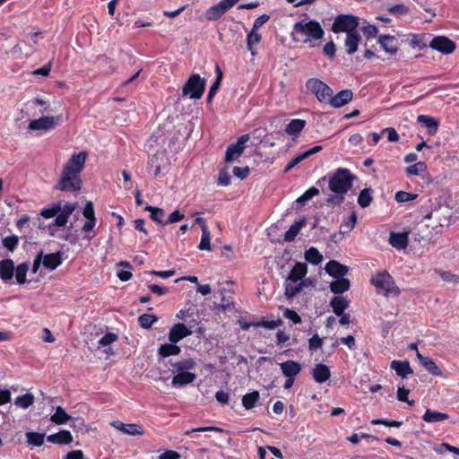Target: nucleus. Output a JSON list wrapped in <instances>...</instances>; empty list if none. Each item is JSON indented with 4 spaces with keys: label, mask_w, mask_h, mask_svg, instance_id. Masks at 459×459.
I'll return each instance as SVG.
<instances>
[{
    "label": "nucleus",
    "mask_w": 459,
    "mask_h": 459,
    "mask_svg": "<svg viewBox=\"0 0 459 459\" xmlns=\"http://www.w3.org/2000/svg\"><path fill=\"white\" fill-rule=\"evenodd\" d=\"M325 31L317 21L298 22L293 26V39L303 43L323 39Z\"/></svg>",
    "instance_id": "nucleus-1"
},
{
    "label": "nucleus",
    "mask_w": 459,
    "mask_h": 459,
    "mask_svg": "<svg viewBox=\"0 0 459 459\" xmlns=\"http://www.w3.org/2000/svg\"><path fill=\"white\" fill-rule=\"evenodd\" d=\"M354 179L355 176L350 169L339 168L330 177L328 187L336 195H345L352 186Z\"/></svg>",
    "instance_id": "nucleus-2"
},
{
    "label": "nucleus",
    "mask_w": 459,
    "mask_h": 459,
    "mask_svg": "<svg viewBox=\"0 0 459 459\" xmlns=\"http://www.w3.org/2000/svg\"><path fill=\"white\" fill-rule=\"evenodd\" d=\"M370 283L376 287L378 292H382L385 297L390 295L398 297L401 294L399 287L395 284L393 277L387 272L376 273L371 277Z\"/></svg>",
    "instance_id": "nucleus-3"
},
{
    "label": "nucleus",
    "mask_w": 459,
    "mask_h": 459,
    "mask_svg": "<svg viewBox=\"0 0 459 459\" xmlns=\"http://www.w3.org/2000/svg\"><path fill=\"white\" fill-rule=\"evenodd\" d=\"M206 86V82L198 74H192L182 88V96H188L193 100L202 98Z\"/></svg>",
    "instance_id": "nucleus-4"
},
{
    "label": "nucleus",
    "mask_w": 459,
    "mask_h": 459,
    "mask_svg": "<svg viewBox=\"0 0 459 459\" xmlns=\"http://www.w3.org/2000/svg\"><path fill=\"white\" fill-rule=\"evenodd\" d=\"M82 186V181L79 175L71 174L62 170L60 178L55 185L54 189L62 192L75 193L81 190Z\"/></svg>",
    "instance_id": "nucleus-5"
},
{
    "label": "nucleus",
    "mask_w": 459,
    "mask_h": 459,
    "mask_svg": "<svg viewBox=\"0 0 459 459\" xmlns=\"http://www.w3.org/2000/svg\"><path fill=\"white\" fill-rule=\"evenodd\" d=\"M306 88L313 93L321 103L328 104L333 90L326 83L317 78H310L306 82Z\"/></svg>",
    "instance_id": "nucleus-6"
},
{
    "label": "nucleus",
    "mask_w": 459,
    "mask_h": 459,
    "mask_svg": "<svg viewBox=\"0 0 459 459\" xmlns=\"http://www.w3.org/2000/svg\"><path fill=\"white\" fill-rule=\"evenodd\" d=\"M359 18L351 14H339L335 17L332 25V30L334 33L346 32L351 33L356 31L359 26Z\"/></svg>",
    "instance_id": "nucleus-7"
},
{
    "label": "nucleus",
    "mask_w": 459,
    "mask_h": 459,
    "mask_svg": "<svg viewBox=\"0 0 459 459\" xmlns=\"http://www.w3.org/2000/svg\"><path fill=\"white\" fill-rule=\"evenodd\" d=\"M88 156V152L85 151L80 152L78 153H74L71 158L67 160L63 168V171L79 175L83 170L86 159Z\"/></svg>",
    "instance_id": "nucleus-8"
},
{
    "label": "nucleus",
    "mask_w": 459,
    "mask_h": 459,
    "mask_svg": "<svg viewBox=\"0 0 459 459\" xmlns=\"http://www.w3.org/2000/svg\"><path fill=\"white\" fill-rule=\"evenodd\" d=\"M248 140L249 134H243L238 138L236 143L230 144L225 152V161L233 162L237 160L243 154Z\"/></svg>",
    "instance_id": "nucleus-9"
},
{
    "label": "nucleus",
    "mask_w": 459,
    "mask_h": 459,
    "mask_svg": "<svg viewBox=\"0 0 459 459\" xmlns=\"http://www.w3.org/2000/svg\"><path fill=\"white\" fill-rule=\"evenodd\" d=\"M429 47L445 55L453 53L456 48L455 43L445 36L434 37Z\"/></svg>",
    "instance_id": "nucleus-10"
},
{
    "label": "nucleus",
    "mask_w": 459,
    "mask_h": 459,
    "mask_svg": "<svg viewBox=\"0 0 459 459\" xmlns=\"http://www.w3.org/2000/svg\"><path fill=\"white\" fill-rule=\"evenodd\" d=\"M192 331L183 323L175 324L169 331V341L172 343H178L184 338L192 334Z\"/></svg>",
    "instance_id": "nucleus-11"
},
{
    "label": "nucleus",
    "mask_w": 459,
    "mask_h": 459,
    "mask_svg": "<svg viewBox=\"0 0 459 459\" xmlns=\"http://www.w3.org/2000/svg\"><path fill=\"white\" fill-rule=\"evenodd\" d=\"M230 9L226 0H221L218 4L211 6L205 12V18L208 21H217Z\"/></svg>",
    "instance_id": "nucleus-12"
},
{
    "label": "nucleus",
    "mask_w": 459,
    "mask_h": 459,
    "mask_svg": "<svg viewBox=\"0 0 459 459\" xmlns=\"http://www.w3.org/2000/svg\"><path fill=\"white\" fill-rule=\"evenodd\" d=\"M112 426L123 432L124 434L129 436H143L144 431L143 428L141 424L136 423H124L119 420H116L112 422Z\"/></svg>",
    "instance_id": "nucleus-13"
},
{
    "label": "nucleus",
    "mask_w": 459,
    "mask_h": 459,
    "mask_svg": "<svg viewBox=\"0 0 459 459\" xmlns=\"http://www.w3.org/2000/svg\"><path fill=\"white\" fill-rule=\"evenodd\" d=\"M352 98L353 92L351 90H342L336 95H331L328 104L333 108H339L351 102Z\"/></svg>",
    "instance_id": "nucleus-14"
},
{
    "label": "nucleus",
    "mask_w": 459,
    "mask_h": 459,
    "mask_svg": "<svg viewBox=\"0 0 459 459\" xmlns=\"http://www.w3.org/2000/svg\"><path fill=\"white\" fill-rule=\"evenodd\" d=\"M325 270L330 276L336 279L344 277L349 272V267L336 260H330L325 264Z\"/></svg>",
    "instance_id": "nucleus-15"
},
{
    "label": "nucleus",
    "mask_w": 459,
    "mask_h": 459,
    "mask_svg": "<svg viewBox=\"0 0 459 459\" xmlns=\"http://www.w3.org/2000/svg\"><path fill=\"white\" fill-rule=\"evenodd\" d=\"M307 126V121L300 118L291 119L285 126L284 132L293 140L299 137L301 132Z\"/></svg>",
    "instance_id": "nucleus-16"
},
{
    "label": "nucleus",
    "mask_w": 459,
    "mask_h": 459,
    "mask_svg": "<svg viewBox=\"0 0 459 459\" xmlns=\"http://www.w3.org/2000/svg\"><path fill=\"white\" fill-rule=\"evenodd\" d=\"M307 273V265L305 263L297 262L292 269L290 270L287 281L297 283L298 281H301Z\"/></svg>",
    "instance_id": "nucleus-17"
},
{
    "label": "nucleus",
    "mask_w": 459,
    "mask_h": 459,
    "mask_svg": "<svg viewBox=\"0 0 459 459\" xmlns=\"http://www.w3.org/2000/svg\"><path fill=\"white\" fill-rule=\"evenodd\" d=\"M377 42L380 47L390 55H395L398 51L397 39L394 36L381 35Z\"/></svg>",
    "instance_id": "nucleus-18"
},
{
    "label": "nucleus",
    "mask_w": 459,
    "mask_h": 459,
    "mask_svg": "<svg viewBox=\"0 0 459 459\" xmlns=\"http://www.w3.org/2000/svg\"><path fill=\"white\" fill-rule=\"evenodd\" d=\"M63 253L57 251L56 253H50L43 255V266L50 271L56 269L63 262Z\"/></svg>",
    "instance_id": "nucleus-19"
},
{
    "label": "nucleus",
    "mask_w": 459,
    "mask_h": 459,
    "mask_svg": "<svg viewBox=\"0 0 459 459\" xmlns=\"http://www.w3.org/2000/svg\"><path fill=\"white\" fill-rule=\"evenodd\" d=\"M282 374L286 377H296L301 371V365L298 361L289 359L280 364Z\"/></svg>",
    "instance_id": "nucleus-20"
},
{
    "label": "nucleus",
    "mask_w": 459,
    "mask_h": 459,
    "mask_svg": "<svg viewBox=\"0 0 459 459\" xmlns=\"http://www.w3.org/2000/svg\"><path fill=\"white\" fill-rule=\"evenodd\" d=\"M417 358L420 363L424 368L433 376L442 377L443 373L437 367L433 359L421 355L419 351L417 352Z\"/></svg>",
    "instance_id": "nucleus-21"
},
{
    "label": "nucleus",
    "mask_w": 459,
    "mask_h": 459,
    "mask_svg": "<svg viewBox=\"0 0 459 459\" xmlns=\"http://www.w3.org/2000/svg\"><path fill=\"white\" fill-rule=\"evenodd\" d=\"M312 377L316 383L326 382L331 377V371L328 366L319 363L312 370Z\"/></svg>",
    "instance_id": "nucleus-22"
},
{
    "label": "nucleus",
    "mask_w": 459,
    "mask_h": 459,
    "mask_svg": "<svg viewBox=\"0 0 459 459\" xmlns=\"http://www.w3.org/2000/svg\"><path fill=\"white\" fill-rule=\"evenodd\" d=\"M390 368L402 378H406L410 374L413 373L408 360H393Z\"/></svg>",
    "instance_id": "nucleus-23"
},
{
    "label": "nucleus",
    "mask_w": 459,
    "mask_h": 459,
    "mask_svg": "<svg viewBox=\"0 0 459 459\" xmlns=\"http://www.w3.org/2000/svg\"><path fill=\"white\" fill-rule=\"evenodd\" d=\"M55 126V119L53 117H42L38 119L31 120L29 124V128L31 130H48Z\"/></svg>",
    "instance_id": "nucleus-24"
},
{
    "label": "nucleus",
    "mask_w": 459,
    "mask_h": 459,
    "mask_svg": "<svg viewBox=\"0 0 459 459\" xmlns=\"http://www.w3.org/2000/svg\"><path fill=\"white\" fill-rule=\"evenodd\" d=\"M14 273V264L12 259L0 261V278L4 281H11Z\"/></svg>",
    "instance_id": "nucleus-25"
},
{
    "label": "nucleus",
    "mask_w": 459,
    "mask_h": 459,
    "mask_svg": "<svg viewBox=\"0 0 459 459\" xmlns=\"http://www.w3.org/2000/svg\"><path fill=\"white\" fill-rule=\"evenodd\" d=\"M196 378V375L195 373H191L188 371H178V374L172 379V385L176 387H181L186 385H188Z\"/></svg>",
    "instance_id": "nucleus-26"
},
{
    "label": "nucleus",
    "mask_w": 459,
    "mask_h": 459,
    "mask_svg": "<svg viewBox=\"0 0 459 459\" xmlns=\"http://www.w3.org/2000/svg\"><path fill=\"white\" fill-rule=\"evenodd\" d=\"M306 281H308L307 278L299 282L298 281L297 283L287 281L286 280L284 282V295L286 296V298H294L306 286Z\"/></svg>",
    "instance_id": "nucleus-27"
},
{
    "label": "nucleus",
    "mask_w": 459,
    "mask_h": 459,
    "mask_svg": "<svg viewBox=\"0 0 459 459\" xmlns=\"http://www.w3.org/2000/svg\"><path fill=\"white\" fill-rule=\"evenodd\" d=\"M417 121L422 126L427 128V130L430 135H434L437 132L438 125H439L437 119H436L432 117L427 116V115H420L417 117Z\"/></svg>",
    "instance_id": "nucleus-28"
},
{
    "label": "nucleus",
    "mask_w": 459,
    "mask_h": 459,
    "mask_svg": "<svg viewBox=\"0 0 459 459\" xmlns=\"http://www.w3.org/2000/svg\"><path fill=\"white\" fill-rule=\"evenodd\" d=\"M47 440L50 443L58 445H68L73 441V436L69 430H60L56 434L47 437Z\"/></svg>",
    "instance_id": "nucleus-29"
},
{
    "label": "nucleus",
    "mask_w": 459,
    "mask_h": 459,
    "mask_svg": "<svg viewBox=\"0 0 459 459\" xmlns=\"http://www.w3.org/2000/svg\"><path fill=\"white\" fill-rule=\"evenodd\" d=\"M350 301L342 296H334L330 300V306L336 316H342L349 307Z\"/></svg>",
    "instance_id": "nucleus-30"
},
{
    "label": "nucleus",
    "mask_w": 459,
    "mask_h": 459,
    "mask_svg": "<svg viewBox=\"0 0 459 459\" xmlns=\"http://www.w3.org/2000/svg\"><path fill=\"white\" fill-rule=\"evenodd\" d=\"M330 290L336 294V295H342L345 291L349 290L351 287V281L349 279L342 277V278H336L335 281H333L330 283Z\"/></svg>",
    "instance_id": "nucleus-31"
},
{
    "label": "nucleus",
    "mask_w": 459,
    "mask_h": 459,
    "mask_svg": "<svg viewBox=\"0 0 459 459\" xmlns=\"http://www.w3.org/2000/svg\"><path fill=\"white\" fill-rule=\"evenodd\" d=\"M389 244L397 249H404L408 246V234L400 232H391Z\"/></svg>",
    "instance_id": "nucleus-32"
},
{
    "label": "nucleus",
    "mask_w": 459,
    "mask_h": 459,
    "mask_svg": "<svg viewBox=\"0 0 459 459\" xmlns=\"http://www.w3.org/2000/svg\"><path fill=\"white\" fill-rule=\"evenodd\" d=\"M360 39H361V37L357 30L353 31L351 33H348L346 35L344 44H345L346 51L349 55H352L358 50V46H359Z\"/></svg>",
    "instance_id": "nucleus-33"
},
{
    "label": "nucleus",
    "mask_w": 459,
    "mask_h": 459,
    "mask_svg": "<svg viewBox=\"0 0 459 459\" xmlns=\"http://www.w3.org/2000/svg\"><path fill=\"white\" fill-rule=\"evenodd\" d=\"M307 224L306 218H301L299 221H296L290 229L284 234V240L287 242H291L295 239L297 235L299 233L300 230L305 227Z\"/></svg>",
    "instance_id": "nucleus-34"
},
{
    "label": "nucleus",
    "mask_w": 459,
    "mask_h": 459,
    "mask_svg": "<svg viewBox=\"0 0 459 459\" xmlns=\"http://www.w3.org/2000/svg\"><path fill=\"white\" fill-rule=\"evenodd\" d=\"M262 40V36L257 32V30L251 29V30L247 35V48L251 53L252 56L256 55V51L255 47L258 45Z\"/></svg>",
    "instance_id": "nucleus-35"
},
{
    "label": "nucleus",
    "mask_w": 459,
    "mask_h": 459,
    "mask_svg": "<svg viewBox=\"0 0 459 459\" xmlns=\"http://www.w3.org/2000/svg\"><path fill=\"white\" fill-rule=\"evenodd\" d=\"M215 74H216V80L212 83V85L210 87V90H209V92L207 95V100H206L207 103H211L212 101L214 96L216 95V93L220 88V85H221V80L223 77L222 71L218 64L215 66Z\"/></svg>",
    "instance_id": "nucleus-36"
},
{
    "label": "nucleus",
    "mask_w": 459,
    "mask_h": 459,
    "mask_svg": "<svg viewBox=\"0 0 459 459\" xmlns=\"http://www.w3.org/2000/svg\"><path fill=\"white\" fill-rule=\"evenodd\" d=\"M448 419L449 415L447 413L432 411L430 409H427L422 416V420L428 423L439 422Z\"/></svg>",
    "instance_id": "nucleus-37"
},
{
    "label": "nucleus",
    "mask_w": 459,
    "mask_h": 459,
    "mask_svg": "<svg viewBox=\"0 0 459 459\" xmlns=\"http://www.w3.org/2000/svg\"><path fill=\"white\" fill-rule=\"evenodd\" d=\"M180 352L181 348L177 343L172 342L161 344L158 350V354L162 358L178 355Z\"/></svg>",
    "instance_id": "nucleus-38"
},
{
    "label": "nucleus",
    "mask_w": 459,
    "mask_h": 459,
    "mask_svg": "<svg viewBox=\"0 0 459 459\" xmlns=\"http://www.w3.org/2000/svg\"><path fill=\"white\" fill-rule=\"evenodd\" d=\"M259 399L260 394L258 391L247 393L242 397V405L246 410H250L255 406Z\"/></svg>",
    "instance_id": "nucleus-39"
},
{
    "label": "nucleus",
    "mask_w": 459,
    "mask_h": 459,
    "mask_svg": "<svg viewBox=\"0 0 459 459\" xmlns=\"http://www.w3.org/2000/svg\"><path fill=\"white\" fill-rule=\"evenodd\" d=\"M50 420L52 422L61 425L71 420V416L66 413L63 407L57 406Z\"/></svg>",
    "instance_id": "nucleus-40"
},
{
    "label": "nucleus",
    "mask_w": 459,
    "mask_h": 459,
    "mask_svg": "<svg viewBox=\"0 0 459 459\" xmlns=\"http://www.w3.org/2000/svg\"><path fill=\"white\" fill-rule=\"evenodd\" d=\"M25 436L30 446H40L44 444L45 433L28 431Z\"/></svg>",
    "instance_id": "nucleus-41"
},
{
    "label": "nucleus",
    "mask_w": 459,
    "mask_h": 459,
    "mask_svg": "<svg viewBox=\"0 0 459 459\" xmlns=\"http://www.w3.org/2000/svg\"><path fill=\"white\" fill-rule=\"evenodd\" d=\"M145 211H148L151 212L150 218L159 223L164 225L165 221L163 220L165 212L164 210L159 207H154L152 205H146L144 208Z\"/></svg>",
    "instance_id": "nucleus-42"
},
{
    "label": "nucleus",
    "mask_w": 459,
    "mask_h": 459,
    "mask_svg": "<svg viewBox=\"0 0 459 459\" xmlns=\"http://www.w3.org/2000/svg\"><path fill=\"white\" fill-rule=\"evenodd\" d=\"M305 259L308 263L317 265L323 261V255L316 247H312L306 250Z\"/></svg>",
    "instance_id": "nucleus-43"
},
{
    "label": "nucleus",
    "mask_w": 459,
    "mask_h": 459,
    "mask_svg": "<svg viewBox=\"0 0 459 459\" xmlns=\"http://www.w3.org/2000/svg\"><path fill=\"white\" fill-rule=\"evenodd\" d=\"M34 395L30 393H27L17 396L14 400V404L20 408L27 409L34 403Z\"/></svg>",
    "instance_id": "nucleus-44"
},
{
    "label": "nucleus",
    "mask_w": 459,
    "mask_h": 459,
    "mask_svg": "<svg viewBox=\"0 0 459 459\" xmlns=\"http://www.w3.org/2000/svg\"><path fill=\"white\" fill-rule=\"evenodd\" d=\"M372 193L373 190L368 188H364L360 191L358 196V204L361 208L368 207L372 202Z\"/></svg>",
    "instance_id": "nucleus-45"
},
{
    "label": "nucleus",
    "mask_w": 459,
    "mask_h": 459,
    "mask_svg": "<svg viewBox=\"0 0 459 459\" xmlns=\"http://www.w3.org/2000/svg\"><path fill=\"white\" fill-rule=\"evenodd\" d=\"M283 321L281 318L277 320H266L265 317H262L259 321H255V327H264L266 329L273 330L282 325Z\"/></svg>",
    "instance_id": "nucleus-46"
},
{
    "label": "nucleus",
    "mask_w": 459,
    "mask_h": 459,
    "mask_svg": "<svg viewBox=\"0 0 459 459\" xmlns=\"http://www.w3.org/2000/svg\"><path fill=\"white\" fill-rule=\"evenodd\" d=\"M15 270V279L19 284H24L26 282V275L29 270V264H20Z\"/></svg>",
    "instance_id": "nucleus-47"
},
{
    "label": "nucleus",
    "mask_w": 459,
    "mask_h": 459,
    "mask_svg": "<svg viewBox=\"0 0 459 459\" xmlns=\"http://www.w3.org/2000/svg\"><path fill=\"white\" fill-rule=\"evenodd\" d=\"M158 320V317L154 315L143 314L138 317V323L141 327L149 329Z\"/></svg>",
    "instance_id": "nucleus-48"
},
{
    "label": "nucleus",
    "mask_w": 459,
    "mask_h": 459,
    "mask_svg": "<svg viewBox=\"0 0 459 459\" xmlns=\"http://www.w3.org/2000/svg\"><path fill=\"white\" fill-rule=\"evenodd\" d=\"M427 169V165L423 161L416 162L415 164L408 167L406 169L407 176H418L421 172H424Z\"/></svg>",
    "instance_id": "nucleus-49"
},
{
    "label": "nucleus",
    "mask_w": 459,
    "mask_h": 459,
    "mask_svg": "<svg viewBox=\"0 0 459 459\" xmlns=\"http://www.w3.org/2000/svg\"><path fill=\"white\" fill-rule=\"evenodd\" d=\"M198 248L200 250H208V251H210L212 249L211 235H210L209 229H204V231H202L201 241L198 245Z\"/></svg>",
    "instance_id": "nucleus-50"
},
{
    "label": "nucleus",
    "mask_w": 459,
    "mask_h": 459,
    "mask_svg": "<svg viewBox=\"0 0 459 459\" xmlns=\"http://www.w3.org/2000/svg\"><path fill=\"white\" fill-rule=\"evenodd\" d=\"M195 366V362L193 359H182L174 364L177 371H187L193 369Z\"/></svg>",
    "instance_id": "nucleus-51"
},
{
    "label": "nucleus",
    "mask_w": 459,
    "mask_h": 459,
    "mask_svg": "<svg viewBox=\"0 0 459 459\" xmlns=\"http://www.w3.org/2000/svg\"><path fill=\"white\" fill-rule=\"evenodd\" d=\"M418 197L417 194L409 193L405 191H398L395 193L394 199L397 203H406L415 200Z\"/></svg>",
    "instance_id": "nucleus-52"
},
{
    "label": "nucleus",
    "mask_w": 459,
    "mask_h": 459,
    "mask_svg": "<svg viewBox=\"0 0 459 459\" xmlns=\"http://www.w3.org/2000/svg\"><path fill=\"white\" fill-rule=\"evenodd\" d=\"M409 394H410V390L406 389L404 387V385H402V386L398 385L397 399L400 402L407 403L409 405H413L415 402H414V400H409L408 399Z\"/></svg>",
    "instance_id": "nucleus-53"
},
{
    "label": "nucleus",
    "mask_w": 459,
    "mask_h": 459,
    "mask_svg": "<svg viewBox=\"0 0 459 459\" xmlns=\"http://www.w3.org/2000/svg\"><path fill=\"white\" fill-rule=\"evenodd\" d=\"M19 243L18 237L15 235L5 237L3 239V246L10 252H13Z\"/></svg>",
    "instance_id": "nucleus-54"
},
{
    "label": "nucleus",
    "mask_w": 459,
    "mask_h": 459,
    "mask_svg": "<svg viewBox=\"0 0 459 459\" xmlns=\"http://www.w3.org/2000/svg\"><path fill=\"white\" fill-rule=\"evenodd\" d=\"M61 210V204H54L52 207L44 208L40 212V215L46 219H50L55 217Z\"/></svg>",
    "instance_id": "nucleus-55"
},
{
    "label": "nucleus",
    "mask_w": 459,
    "mask_h": 459,
    "mask_svg": "<svg viewBox=\"0 0 459 459\" xmlns=\"http://www.w3.org/2000/svg\"><path fill=\"white\" fill-rule=\"evenodd\" d=\"M357 219L356 212H351V214L342 221V227L344 228L346 231H351L355 227Z\"/></svg>",
    "instance_id": "nucleus-56"
},
{
    "label": "nucleus",
    "mask_w": 459,
    "mask_h": 459,
    "mask_svg": "<svg viewBox=\"0 0 459 459\" xmlns=\"http://www.w3.org/2000/svg\"><path fill=\"white\" fill-rule=\"evenodd\" d=\"M372 425H385L386 427H401L403 425L402 421L398 420H390L387 419H374L371 420Z\"/></svg>",
    "instance_id": "nucleus-57"
},
{
    "label": "nucleus",
    "mask_w": 459,
    "mask_h": 459,
    "mask_svg": "<svg viewBox=\"0 0 459 459\" xmlns=\"http://www.w3.org/2000/svg\"><path fill=\"white\" fill-rule=\"evenodd\" d=\"M323 339L320 338L318 334H315L308 340V350L317 351L323 347Z\"/></svg>",
    "instance_id": "nucleus-58"
},
{
    "label": "nucleus",
    "mask_w": 459,
    "mask_h": 459,
    "mask_svg": "<svg viewBox=\"0 0 459 459\" xmlns=\"http://www.w3.org/2000/svg\"><path fill=\"white\" fill-rule=\"evenodd\" d=\"M439 276L446 282L459 283V275L447 271H439Z\"/></svg>",
    "instance_id": "nucleus-59"
},
{
    "label": "nucleus",
    "mask_w": 459,
    "mask_h": 459,
    "mask_svg": "<svg viewBox=\"0 0 459 459\" xmlns=\"http://www.w3.org/2000/svg\"><path fill=\"white\" fill-rule=\"evenodd\" d=\"M117 340V335L114 333H105L100 340L99 345L105 347L108 346Z\"/></svg>",
    "instance_id": "nucleus-60"
},
{
    "label": "nucleus",
    "mask_w": 459,
    "mask_h": 459,
    "mask_svg": "<svg viewBox=\"0 0 459 459\" xmlns=\"http://www.w3.org/2000/svg\"><path fill=\"white\" fill-rule=\"evenodd\" d=\"M82 215L87 220H96L94 206L91 201H88L85 204V206L82 211Z\"/></svg>",
    "instance_id": "nucleus-61"
},
{
    "label": "nucleus",
    "mask_w": 459,
    "mask_h": 459,
    "mask_svg": "<svg viewBox=\"0 0 459 459\" xmlns=\"http://www.w3.org/2000/svg\"><path fill=\"white\" fill-rule=\"evenodd\" d=\"M231 182V177L226 170H221L218 175L217 183L219 186H227Z\"/></svg>",
    "instance_id": "nucleus-62"
},
{
    "label": "nucleus",
    "mask_w": 459,
    "mask_h": 459,
    "mask_svg": "<svg viewBox=\"0 0 459 459\" xmlns=\"http://www.w3.org/2000/svg\"><path fill=\"white\" fill-rule=\"evenodd\" d=\"M249 173H250V169L247 166L233 168V175L239 179L247 178L248 177Z\"/></svg>",
    "instance_id": "nucleus-63"
},
{
    "label": "nucleus",
    "mask_w": 459,
    "mask_h": 459,
    "mask_svg": "<svg viewBox=\"0 0 459 459\" xmlns=\"http://www.w3.org/2000/svg\"><path fill=\"white\" fill-rule=\"evenodd\" d=\"M283 316L285 318L292 321L294 324L301 323L300 316L292 309L286 308L285 311L283 312Z\"/></svg>",
    "instance_id": "nucleus-64"
}]
</instances>
